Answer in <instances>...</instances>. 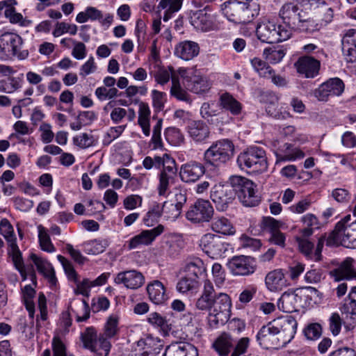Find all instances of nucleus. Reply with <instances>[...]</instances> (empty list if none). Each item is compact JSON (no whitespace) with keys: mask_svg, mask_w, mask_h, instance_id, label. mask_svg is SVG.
<instances>
[{"mask_svg":"<svg viewBox=\"0 0 356 356\" xmlns=\"http://www.w3.org/2000/svg\"><path fill=\"white\" fill-rule=\"evenodd\" d=\"M166 156V162L164 163L163 170L159 175V184L158 186V191L159 195H165L170 182L173 181L174 177L177 173V168L175 167V162L171 159L170 156L165 154Z\"/></svg>","mask_w":356,"mask_h":356,"instance_id":"a211bd4d","label":"nucleus"},{"mask_svg":"<svg viewBox=\"0 0 356 356\" xmlns=\"http://www.w3.org/2000/svg\"><path fill=\"white\" fill-rule=\"evenodd\" d=\"M272 322L263 326L257 335L259 344L264 348L268 349L271 348H279L285 346L280 340V337L276 332Z\"/></svg>","mask_w":356,"mask_h":356,"instance_id":"2eb2a0df","label":"nucleus"},{"mask_svg":"<svg viewBox=\"0 0 356 356\" xmlns=\"http://www.w3.org/2000/svg\"><path fill=\"white\" fill-rule=\"evenodd\" d=\"M213 213V208L209 201L200 199L189 207L186 218L195 224L208 222L212 219Z\"/></svg>","mask_w":356,"mask_h":356,"instance_id":"f8f14e48","label":"nucleus"},{"mask_svg":"<svg viewBox=\"0 0 356 356\" xmlns=\"http://www.w3.org/2000/svg\"><path fill=\"white\" fill-rule=\"evenodd\" d=\"M286 51L282 48H266L264 50L265 58L271 63L275 64L280 62L284 57Z\"/></svg>","mask_w":356,"mask_h":356,"instance_id":"603ef678","label":"nucleus"},{"mask_svg":"<svg viewBox=\"0 0 356 356\" xmlns=\"http://www.w3.org/2000/svg\"><path fill=\"white\" fill-rule=\"evenodd\" d=\"M35 291L30 286L26 285L23 289V300L25 305L26 309L29 312V316L31 318H33L35 314V305L33 300L35 296Z\"/></svg>","mask_w":356,"mask_h":356,"instance_id":"de8ad7c7","label":"nucleus"},{"mask_svg":"<svg viewBox=\"0 0 356 356\" xmlns=\"http://www.w3.org/2000/svg\"><path fill=\"white\" fill-rule=\"evenodd\" d=\"M204 172L205 168L202 163L192 161L181 167L179 175L183 181L188 183L196 181Z\"/></svg>","mask_w":356,"mask_h":356,"instance_id":"5701e85b","label":"nucleus"},{"mask_svg":"<svg viewBox=\"0 0 356 356\" xmlns=\"http://www.w3.org/2000/svg\"><path fill=\"white\" fill-rule=\"evenodd\" d=\"M234 153V145L228 139H222L213 143L204 154L207 164L220 166L228 162Z\"/></svg>","mask_w":356,"mask_h":356,"instance_id":"423d86ee","label":"nucleus"},{"mask_svg":"<svg viewBox=\"0 0 356 356\" xmlns=\"http://www.w3.org/2000/svg\"><path fill=\"white\" fill-rule=\"evenodd\" d=\"M174 72V69L171 66H169L168 68H159L154 74L155 81L158 84L165 85L169 81L170 78H172V76H175Z\"/></svg>","mask_w":356,"mask_h":356,"instance_id":"13d9d810","label":"nucleus"},{"mask_svg":"<svg viewBox=\"0 0 356 356\" xmlns=\"http://www.w3.org/2000/svg\"><path fill=\"white\" fill-rule=\"evenodd\" d=\"M163 356H198V353L197 348L191 343L178 341L169 345Z\"/></svg>","mask_w":356,"mask_h":356,"instance_id":"a878e982","label":"nucleus"},{"mask_svg":"<svg viewBox=\"0 0 356 356\" xmlns=\"http://www.w3.org/2000/svg\"><path fill=\"white\" fill-rule=\"evenodd\" d=\"M298 73L306 78H314L318 74L320 62L311 56H302L295 63Z\"/></svg>","mask_w":356,"mask_h":356,"instance_id":"b1692460","label":"nucleus"},{"mask_svg":"<svg viewBox=\"0 0 356 356\" xmlns=\"http://www.w3.org/2000/svg\"><path fill=\"white\" fill-rule=\"evenodd\" d=\"M283 343L287 344L294 337L297 321L291 316H281L271 321Z\"/></svg>","mask_w":356,"mask_h":356,"instance_id":"ddd939ff","label":"nucleus"},{"mask_svg":"<svg viewBox=\"0 0 356 356\" xmlns=\"http://www.w3.org/2000/svg\"><path fill=\"white\" fill-rule=\"evenodd\" d=\"M217 294L218 293H216L212 282L209 280H204L201 295L195 303V308L200 311L209 312L217 297Z\"/></svg>","mask_w":356,"mask_h":356,"instance_id":"6ab92c4d","label":"nucleus"},{"mask_svg":"<svg viewBox=\"0 0 356 356\" xmlns=\"http://www.w3.org/2000/svg\"><path fill=\"white\" fill-rule=\"evenodd\" d=\"M199 285V280L184 275L178 282L177 289L181 293H186L197 289Z\"/></svg>","mask_w":356,"mask_h":356,"instance_id":"3c124183","label":"nucleus"},{"mask_svg":"<svg viewBox=\"0 0 356 356\" xmlns=\"http://www.w3.org/2000/svg\"><path fill=\"white\" fill-rule=\"evenodd\" d=\"M30 257L36 266L38 270L48 280L51 285H55L56 283V277L51 264L47 261L38 257L35 254H31Z\"/></svg>","mask_w":356,"mask_h":356,"instance_id":"2f4dec72","label":"nucleus"},{"mask_svg":"<svg viewBox=\"0 0 356 356\" xmlns=\"http://www.w3.org/2000/svg\"><path fill=\"white\" fill-rule=\"evenodd\" d=\"M304 11L296 3H286L280 10L279 15L283 22L293 29L295 25H300L301 17H304Z\"/></svg>","mask_w":356,"mask_h":356,"instance_id":"f3484780","label":"nucleus"},{"mask_svg":"<svg viewBox=\"0 0 356 356\" xmlns=\"http://www.w3.org/2000/svg\"><path fill=\"white\" fill-rule=\"evenodd\" d=\"M0 234L3 236L8 245L17 243L13 227L6 218L2 219L0 222Z\"/></svg>","mask_w":356,"mask_h":356,"instance_id":"8fccbe9b","label":"nucleus"},{"mask_svg":"<svg viewBox=\"0 0 356 356\" xmlns=\"http://www.w3.org/2000/svg\"><path fill=\"white\" fill-rule=\"evenodd\" d=\"M316 13L321 18V21L324 22L325 24L332 22L334 16V12L332 8L328 7L326 4L323 3L322 5L318 6Z\"/></svg>","mask_w":356,"mask_h":356,"instance_id":"69168bd1","label":"nucleus"},{"mask_svg":"<svg viewBox=\"0 0 356 356\" xmlns=\"http://www.w3.org/2000/svg\"><path fill=\"white\" fill-rule=\"evenodd\" d=\"M114 282L117 284H123L126 288L130 289H138L145 283V277L136 270H129L118 273Z\"/></svg>","mask_w":356,"mask_h":356,"instance_id":"dca6fc26","label":"nucleus"},{"mask_svg":"<svg viewBox=\"0 0 356 356\" xmlns=\"http://www.w3.org/2000/svg\"><path fill=\"white\" fill-rule=\"evenodd\" d=\"M229 182L233 185L236 195L245 207H255L259 201L257 195L256 185L250 179L241 176H232Z\"/></svg>","mask_w":356,"mask_h":356,"instance_id":"0eeeda50","label":"nucleus"},{"mask_svg":"<svg viewBox=\"0 0 356 356\" xmlns=\"http://www.w3.org/2000/svg\"><path fill=\"white\" fill-rule=\"evenodd\" d=\"M233 346V339L231 336L225 332L222 333L213 344L215 350L220 355H227Z\"/></svg>","mask_w":356,"mask_h":356,"instance_id":"79ce46f5","label":"nucleus"},{"mask_svg":"<svg viewBox=\"0 0 356 356\" xmlns=\"http://www.w3.org/2000/svg\"><path fill=\"white\" fill-rule=\"evenodd\" d=\"M149 298L156 305L163 304L168 298L166 289L159 280H154L147 286Z\"/></svg>","mask_w":356,"mask_h":356,"instance_id":"cd10ccee","label":"nucleus"},{"mask_svg":"<svg viewBox=\"0 0 356 356\" xmlns=\"http://www.w3.org/2000/svg\"><path fill=\"white\" fill-rule=\"evenodd\" d=\"M200 114L209 124L216 126L228 124L231 120L225 112L216 113V111L212 108L211 105L207 102L202 104L200 108Z\"/></svg>","mask_w":356,"mask_h":356,"instance_id":"4be33fe9","label":"nucleus"},{"mask_svg":"<svg viewBox=\"0 0 356 356\" xmlns=\"http://www.w3.org/2000/svg\"><path fill=\"white\" fill-rule=\"evenodd\" d=\"M254 261L251 257L243 255L234 257L229 262V268L233 274L248 275L255 270Z\"/></svg>","mask_w":356,"mask_h":356,"instance_id":"aec40b11","label":"nucleus"},{"mask_svg":"<svg viewBox=\"0 0 356 356\" xmlns=\"http://www.w3.org/2000/svg\"><path fill=\"white\" fill-rule=\"evenodd\" d=\"M229 181L225 184H216L211 191V199L217 210L224 211L234 200L236 192Z\"/></svg>","mask_w":356,"mask_h":356,"instance_id":"9d476101","label":"nucleus"},{"mask_svg":"<svg viewBox=\"0 0 356 356\" xmlns=\"http://www.w3.org/2000/svg\"><path fill=\"white\" fill-rule=\"evenodd\" d=\"M111 343L104 334H99L98 339L88 348L94 356H108L111 350Z\"/></svg>","mask_w":356,"mask_h":356,"instance_id":"ea45409f","label":"nucleus"},{"mask_svg":"<svg viewBox=\"0 0 356 356\" xmlns=\"http://www.w3.org/2000/svg\"><path fill=\"white\" fill-rule=\"evenodd\" d=\"M73 143L75 145L80 148H87L91 147L94 144L93 136L86 133H83L73 138Z\"/></svg>","mask_w":356,"mask_h":356,"instance_id":"e2e57ef3","label":"nucleus"},{"mask_svg":"<svg viewBox=\"0 0 356 356\" xmlns=\"http://www.w3.org/2000/svg\"><path fill=\"white\" fill-rule=\"evenodd\" d=\"M211 271L216 286L218 288L221 287L225 280V273L222 266L218 263H215L212 266Z\"/></svg>","mask_w":356,"mask_h":356,"instance_id":"0e129e2a","label":"nucleus"},{"mask_svg":"<svg viewBox=\"0 0 356 356\" xmlns=\"http://www.w3.org/2000/svg\"><path fill=\"white\" fill-rule=\"evenodd\" d=\"M261 228L272 234L283 228L284 224L272 217H264L261 221Z\"/></svg>","mask_w":356,"mask_h":356,"instance_id":"052dcab7","label":"nucleus"},{"mask_svg":"<svg viewBox=\"0 0 356 356\" xmlns=\"http://www.w3.org/2000/svg\"><path fill=\"white\" fill-rule=\"evenodd\" d=\"M353 259L347 258L337 268L330 272L331 276L336 281L356 278V271L353 268Z\"/></svg>","mask_w":356,"mask_h":356,"instance_id":"7c9ffc66","label":"nucleus"},{"mask_svg":"<svg viewBox=\"0 0 356 356\" xmlns=\"http://www.w3.org/2000/svg\"><path fill=\"white\" fill-rule=\"evenodd\" d=\"M200 246L210 257L217 259L225 257L229 251V245L218 235L208 233L203 235Z\"/></svg>","mask_w":356,"mask_h":356,"instance_id":"6e6552de","label":"nucleus"},{"mask_svg":"<svg viewBox=\"0 0 356 356\" xmlns=\"http://www.w3.org/2000/svg\"><path fill=\"white\" fill-rule=\"evenodd\" d=\"M147 321L152 325L159 327L165 335H168L172 330V323L170 321L157 312L150 313Z\"/></svg>","mask_w":356,"mask_h":356,"instance_id":"37998d69","label":"nucleus"},{"mask_svg":"<svg viewBox=\"0 0 356 356\" xmlns=\"http://www.w3.org/2000/svg\"><path fill=\"white\" fill-rule=\"evenodd\" d=\"M206 271L203 261L198 258L187 263L184 268V275L199 280V277Z\"/></svg>","mask_w":356,"mask_h":356,"instance_id":"58836bf2","label":"nucleus"},{"mask_svg":"<svg viewBox=\"0 0 356 356\" xmlns=\"http://www.w3.org/2000/svg\"><path fill=\"white\" fill-rule=\"evenodd\" d=\"M199 50L200 48L197 43L193 41L186 40L177 44L175 54L183 60H189L198 55Z\"/></svg>","mask_w":356,"mask_h":356,"instance_id":"bb28decb","label":"nucleus"},{"mask_svg":"<svg viewBox=\"0 0 356 356\" xmlns=\"http://www.w3.org/2000/svg\"><path fill=\"white\" fill-rule=\"evenodd\" d=\"M237 163L241 170L252 172H261L267 169L265 151L259 147H250L237 157Z\"/></svg>","mask_w":356,"mask_h":356,"instance_id":"20e7f679","label":"nucleus"},{"mask_svg":"<svg viewBox=\"0 0 356 356\" xmlns=\"http://www.w3.org/2000/svg\"><path fill=\"white\" fill-rule=\"evenodd\" d=\"M219 103L222 108L229 111L234 115H238L241 113L242 104L228 92L220 95Z\"/></svg>","mask_w":356,"mask_h":356,"instance_id":"e433bc0d","label":"nucleus"},{"mask_svg":"<svg viewBox=\"0 0 356 356\" xmlns=\"http://www.w3.org/2000/svg\"><path fill=\"white\" fill-rule=\"evenodd\" d=\"M265 284L268 290L277 292L283 290L289 285L288 280L282 269L270 271L265 277Z\"/></svg>","mask_w":356,"mask_h":356,"instance_id":"393cba45","label":"nucleus"},{"mask_svg":"<svg viewBox=\"0 0 356 356\" xmlns=\"http://www.w3.org/2000/svg\"><path fill=\"white\" fill-rule=\"evenodd\" d=\"M250 62L252 66L259 73L260 76L265 78L272 74V67L261 59L254 58Z\"/></svg>","mask_w":356,"mask_h":356,"instance_id":"bf43d9fd","label":"nucleus"},{"mask_svg":"<svg viewBox=\"0 0 356 356\" xmlns=\"http://www.w3.org/2000/svg\"><path fill=\"white\" fill-rule=\"evenodd\" d=\"M170 94L180 101H184L188 104L191 103L190 95L181 88L178 77L176 76H172V78Z\"/></svg>","mask_w":356,"mask_h":356,"instance_id":"49530a36","label":"nucleus"},{"mask_svg":"<svg viewBox=\"0 0 356 356\" xmlns=\"http://www.w3.org/2000/svg\"><path fill=\"white\" fill-rule=\"evenodd\" d=\"M299 297L292 292H284L278 300V308L286 313L297 311Z\"/></svg>","mask_w":356,"mask_h":356,"instance_id":"f704fd0d","label":"nucleus"},{"mask_svg":"<svg viewBox=\"0 0 356 356\" xmlns=\"http://www.w3.org/2000/svg\"><path fill=\"white\" fill-rule=\"evenodd\" d=\"M302 18L303 19H301L300 22V25H295L293 29L305 32H313L316 29V26L314 24V22L308 17V15L305 12L304 13V17Z\"/></svg>","mask_w":356,"mask_h":356,"instance_id":"774afa93","label":"nucleus"},{"mask_svg":"<svg viewBox=\"0 0 356 356\" xmlns=\"http://www.w3.org/2000/svg\"><path fill=\"white\" fill-rule=\"evenodd\" d=\"M22 44V38L16 33L6 32L0 35V51L6 56H17L21 60L25 59L29 52L20 50Z\"/></svg>","mask_w":356,"mask_h":356,"instance_id":"1a4fd4ad","label":"nucleus"},{"mask_svg":"<svg viewBox=\"0 0 356 356\" xmlns=\"http://www.w3.org/2000/svg\"><path fill=\"white\" fill-rule=\"evenodd\" d=\"M8 246L10 249V254L12 256V259L15 268L19 270L22 276H23L24 278L25 279V270L22 257V253L19 249L17 243H13L12 245H10Z\"/></svg>","mask_w":356,"mask_h":356,"instance_id":"09e8293b","label":"nucleus"},{"mask_svg":"<svg viewBox=\"0 0 356 356\" xmlns=\"http://www.w3.org/2000/svg\"><path fill=\"white\" fill-rule=\"evenodd\" d=\"M259 5L254 0L228 2L224 14L227 19L235 24H244L253 20L259 13Z\"/></svg>","mask_w":356,"mask_h":356,"instance_id":"f257e3e1","label":"nucleus"},{"mask_svg":"<svg viewBox=\"0 0 356 356\" xmlns=\"http://www.w3.org/2000/svg\"><path fill=\"white\" fill-rule=\"evenodd\" d=\"M163 231L164 227L162 225H159L156 227L152 229L144 230L130 239L128 248L129 250H132L140 245H148L152 243L156 236L161 234Z\"/></svg>","mask_w":356,"mask_h":356,"instance_id":"412c9836","label":"nucleus"},{"mask_svg":"<svg viewBox=\"0 0 356 356\" xmlns=\"http://www.w3.org/2000/svg\"><path fill=\"white\" fill-rule=\"evenodd\" d=\"M99 336L94 327H88L81 334V339L85 348L88 349L98 339Z\"/></svg>","mask_w":356,"mask_h":356,"instance_id":"6e6d98bb","label":"nucleus"},{"mask_svg":"<svg viewBox=\"0 0 356 356\" xmlns=\"http://www.w3.org/2000/svg\"><path fill=\"white\" fill-rule=\"evenodd\" d=\"M181 211V209L168 201L165 202L162 206V213L164 218L167 220L174 221L176 220L180 216Z\"/></svg>","mask_w":356,"mask_h":356,"instance_id":"4d7b16f0","label":"nucleus"},{"mask_svg":"<svg viewBox=\"0 0 356 356\" xmlns=\"http://www.w3.org/2000/svg\"><path fill=\"white\" fill-rule=\"evenodd\" d=\"M141 341L149 356H156L158 355L164 346V343L161 339L152 335H149L145 339H141Z\"/></svg>","mask_w":356,"mask_h":356,"instance_id":"a19ab883","label":"nucleus"},{"mask_svg":"<svg viewBox=\"0 0 356 356\" xmlns=\"http://www.w3.org/2000/svg\"><path fill=\"white\" fill-rule=\"evenodd\" d=\"M232 300L225 293H218L208 314V323L211 328L225 324L231 316Z\"/></svg>","mask_w":356,"mask_h":356,"instance_id":"39448f33","label":"nucleus"},{"mask_svg":"<svg viewBox=\"0 0 356 356\" xmlns=\"http://www.w3.org/2000/svg\"><path fill=\"white\" fill-rule=\"evenodd\" d=\"M190 136L197 142H202L209 136L208 126L202 121H193L188 127Z\"/></svg>","mask_w":356,"mask_h":356,"instance_id":"72a5a7b5","label":"nucleus"},{"mask_svg":"<svg viewBox=\"0 0 356 356\" xmlns=\"http://www.w3.org/2000/svg\"><path fill=\"white\" fill-rule=\"evenodd\" d=\"M118 323L119 318L116 315H111L108 317L103 334L106 339L114 337L118 333Z\"/></svg>","mask_w":356,"mask_h":356,"instance_id":"864d4df0","label":"nucleus"},{"mask_svg":"<svg viewBox=\"0 0 356 356\" xmlns=\"http://www.w3.org/2000/svg\"><path fill=\"white\" fill-rule=\"evenodd\" d=\"M342 51L347 61L356 60V30H349L343 37Z\"/></svg>","mask_w":356,"mask_h":356,"instance_id":"c85d7f7f","label":"nucleus"},{"mask_svg":"<svg viewBox=\"0 0 356 356\" xmlns=\"http://www.w3.org/2000/svg\"><path fill=\"white\" fill-rule=\"evenodd\" d=\"M179 74L184 79L185 87L190 91L200 94L208 91L210 84L206 77L202 76L193 68H179Z\"/></svg>","mask_w":356,"mask_h":356,"instance_id":"9b49d317","label":"nucleus"},{"mask_svg":"<svg viewBox=\"0 0 356 356\" xmlns=\"http://www.w3.org/2000/svg\"><path fill=\"white\" fill-rule=\"evenodd\" d=\"M194 25L203 31H208L213 29V21L211 15L203 11H199L195 14Z\"/></svg>","mask_w":356,"mask_h":356,"instance_id":"c03bdc74","label":"nucleus"},{"mask_svg":"<svg viewBox=\"0 0 356 356\" xmlns=\"http://www.w3.org/2000/svg\"><path fill=\"white\" fill-rule=\"evenodd\" d=\"M68 311L75 315L77 322L86 321L90 318V307L85 300L73 299L68 307Z\"/></svg>","mask_w":356,"mask_h":356,"instance_id":"c756f323","label":"nucleus"},{"mask_svg":"<svg viewBox=\"0 0 356 356\" xmlns=\"http://www.w3.org/2000/svg\"><path fill=\"white\" fill-rule=\"evenodd\" d=\"M342 325V320L338 313H332L329 318V328L334 336L339 334Z\"/></svg>","mask_w":356,"mask_h":356,"instance_id":"338daca9","label":"nucleus"},{"mask_svg":"<svg viewBox=\"0 0 356 356\" xmlns=\"http://www.w3.org/2000/svg\"><path fill=\"white\" fill-rule=\"evenodd\" d=\"M118 92L117 88L105 86L98 87L95 90V95L100 101L113 99L118 96Z\"/></svg>","mask_w":356,"mask_h":356,"instance_id":"680f3d73","label":"nucleus"},{"mask_svg":"<svg viewBox=\"0 0 356 356\" xmlns=\"http://www.w3.org/2000/svg\"><path fill=\"white\" fill-rule=\"evenodd\" d=\"M347 215L335 226L327 240V245H341L348 248H356V220L350 222Z\"/></svg>","mask_w":356,"mask_h":356,"instance_id":"f03ea898","label":"nucleus"},{"mask_svg":"<svg viewBox=\"0 0 356 356\" xmlns=\"http://www.w3.org/2000/svg\"><path fill=\"white\" fill-rule=\"evenodd\" d=\"M280 153L277 154V161H290L305 156L304 152L298 147L291 144L285 143L279 148Z\"/></svg>","mask_w":356,"mask_h":356,"instance_id":"473e14b6","label":"nucleus"},{"mask_svg":"<svg viewBox=\"0 0 356 356\" xmlns=\"http://www.w3.org/2000/svg\"><path fill=\"white\" fill-rule=\"evenodd\" d=\"M256 33L259 40L266 43H277L288 40L290 29L277 24L274 21L264 19L257 24Z\"/></svg>","mask_w":356,"mask_h":356,"instance_id":"7ed1b4c3","label":"nucleus"},{"mask_svg":"<svg viewBox=\"0 0 356 356\" xmlns=\"http://www.w3.org/2000/svg\"><path fill=\"white\" fill-rule=\"evenodd\" d=\"M211 229L223 235H233L236 230L231 221L224 216L215 217L211 224Z\"/></svg>","mask_w":356,"mask_h":356,"instance_id":"c9c22d12","label":"nucleus"},{"mask_svg":"<svg viewBox=\"0 0 356 356\" xmlns=\"http://www.w3.org/2000/svg\"><path fill=\"white\" fill-rule=\"evenodd\" d=\"M150 109L147 104L140 102L139 104L138 122L146 136H149L150 134Z\"/></svg>","mask_w":356,"mask_h":356,"instance_id":"4c0bfd02","label":"nucleus"},{"mask_svg":"<svg viewBox=\"0 0 356 356\" xmlns=\"http://www.w3.org/2000/svg\"><path fill=\"white\" fill-rule=\"evenodd\" d=\"M168 142L174 146H179L184 143V137L181 131L175 127L166 129L165 133Z\"/></svg>","mask_w":356,"mask_h":356,"instance_id":"5fc2aeb1","label":"nucleus"},{"mask_svg":"<svg viewBox=\"0 0 356 356\" xmlns=\"http://www.w3.org/2000/svg\"><path fill=\"white\" fill-rule=\"evenodd\" d=\"M344 90V84L339 78L330 79L314 91L319 101H327L329 97L339 96Z\"/></svg>","mask_w":356,"mask_h":356,"instance_id":"4468645a","label":"nucleus"},{"mask_svg":"<svg viewBox=\"0 0 356 356\" xmlns=\"http://www.w3.org/2000/svg\"><path fill=\"white\" fill-rule=\"evenodd\" d=\"M38 240L41 249L47 252H54L56 248L51 243L47 229L42 225H38Z\"/></svg>","mask_w":356,"mask_h":356,"instance_id":"a18cd8bd","label":"nucleus"}]
</instances>
